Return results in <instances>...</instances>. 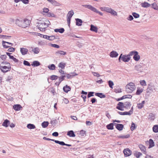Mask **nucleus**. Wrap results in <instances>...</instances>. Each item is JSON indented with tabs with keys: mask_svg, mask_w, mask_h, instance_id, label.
<instances>
[{
	"mask_svg": "<svg viewBox=\"0 0 158 158\" xmlns=\"http://www.w3.org/2000/svg\"><path fill=\"white\" fill-rule=\"evenodd\" d=\"M50 24V21L48 19L43 18L38 23L37 27L41 31H44Z\"/></svg>",
	"mask_w": 158,
	"mask_h": 158,
	"instance_id": "nucleus-1",
	"label": "nucleus"
},
{
	"mask_svg": "<svg viewBox=\"0 0 158 158\" xmlns=\"http://www.w3.org/2000/svg\"><path fill=\"white\" fill-rule=\"evenodd\" d=\"M15 23L20 27L26 28L30 25L29 21L26 19L24 20L17 19L15 20Z\"/></svg>",
	"mask_w": 158,
	"mask_h": 158,
	"instance_id": "nucleus-2",
	"label": "nucleus"
},
{
	"mask_svg": "<svg viewBox=\"0 0 158 158\" xmlns=\"http://www.w3.org/2000/svg\"><path fill=\"white\" fill-rule=\"evenodd\" d=\"M126 88L127 92L131 93L135 89L136 87L134 83L130 82L126 85Z\"/></svg>",
	"mask_w": 158,
	"mask_h": 158,
	"instance_id": "nucleus-3",
	"label": "nucleus"
},
{
	"mask_svg": "<svg viewBox=\"0 0 158 158\" xmlns=\"http://www.w3.org/2000/svg\"><path fill=\"white\" fill-rule=\"evenodd\" d=\"M82 6L87 8L97 13H98L101 16L103 15L102 13L98 11L96 8L90 5H82Z\"/></svg>",
	"mask_w": 158,
	"mask_h": 158,
	"instance_id": "nucleus-4",
	"label": "nucleus"
},
{
	"mask_svg": "<svg viewBox=\"0 0 158 158\" xmlns=\"http://www.w3.org/2000/svg\"><path fill=\"white\" fill-rule=\"evenodd\" d=\"M131 58V57L128 55H123L122 54H121L119 56L118 60L120 62L121 59L124 62H128L130 60Z\"/></svg>",
	"mask_w": 158,
	"mask_h": 158,
	"instance_id": "nucleus-5",
	"label": "nucleus"
},
{
	"mask_svg": "<svg viewBox=\"0 0 158 158\" xmlns=\"http://www.w3.org/2000/svg\"><path fill=\"white\" fill-rule=\"evenodd\" d=\"M74 14L73 10H71L69 11L67 15V19L68 25L69 27L70 26V21L71 18Z\"/></svg>",
	"mask_w": 158,
	"mask_h": 158,
	"instance_id": "nucleus-6",
	"label": "nucleus"
},
{
	"mask_svg": "<svg viewBox=\"0 0 158 158\" xmlns=\"http://www.w3.org/2000/svg\"><path fill=\"white\" fill-rule=\"evenodd\" d=\"M11 69L10 66H1L0 69L4 73H6L10 71Z\"/></svg>",
	"mask_w": 158,
	"mask_h": 158,
	"instance_id": "nucleus-7",
	"label": "nucleus"
},
{
	"mask_svg": "<svg viewBox=\"0 0 158 158\" xmlns=\"http://www.w3.org/2000/svg\"><path fill=\"white\" fill-rule=\"evenodd\" d=\"M106 11L114 16L117 15V13L116 11L111 8L108 7H106Z\"/></svg>",
	"mask_w": 158,
	"mask_h": 158,
	"instance_id": "nucleus-8",
	"label": "nucleus"
},
{
	"mask_svg": "<svg viewBox=\"0 0 158 158\" xmlns=\"http://www.w3.org/2000/svg\"><path fill=\"white\" fill-rule=\"evenodd\" d=\"M2 45L3 48H6L11 46L12 45V44L11 43L2 41Z\"/></svg>",
	"mask_w": 158,
	"mask_h": 158,
	"instance_id": "nucleus-9",
	"label": "nucleus"
},
{
	"mask_svg": "<svg viewBox=\"0 0 158 158\" xmlns=\"http://www.w3.org/2000/svg\"><path fill=\"white\" fill-rule=\"evenodd\" d=\"M116 108L120 110H123L124 108V103L121 102H119L117 104Z\"/></svg>",
	"mask_w": 158,
	"mask_h": 158,
	"instance_id": "nucleus-10",
	"label": "nucleus"
},
{
	"mask_svg": "<svg viewBox=\"0 0 158 158\" xmlns=\"http://www.w3.org/2000/svg\"><path fill=\"white\" fill-rule=\"evenodd\" d=\"M123 152L125 157L128 156L131 154V152L129 148L124 149Z\"/></svg>",
	"mask_w": 158,
	"mask_h": 158,
	"instance_id": "nucleus-11",
	"label": "nucleus"
},
{
	"mask_svg": "<svg viewBox=\"0 0 158 158\" xmlns=\"http://www.w3.org/2000/svg\"><path fill=\"white\" fill-rule=\"evenodd\" d=\"M20 51L22 55H24L27 54L28 50L24 48H20Z\"/></svg>",
	"mask_w": 158,
	"mask_h": 158,
	"instance_id": "nucleus-12",
	"label": "nucleus"
},
{
	"mask_svg": "<svg viewBox=\"0 0 158 158\" xmlns=\"http://www.w3.org/2000/svg\"><path fill=\"white\" fill-rule=\"evenodd\" d=\"M118 55V53L116 52L113 51L110 52V57L113 58L117 57Z\"/></svg>",
	"mask_w": 158,
	"mask_h": 158,
	"instance_id": "nucleus-13",
	"label": "nucleus"
},
{
	"mask_svg": "<svg viewBox=\"0 0 158 158\" xmlns=\"http://www.w3.org/2000/svg\"><path fill=\"white\" fill-rule=\"evenodd\" d=\"M43 37L50 40H53L55 38L54 36H48L46 35H44Z\"/></svg>",
	"mask_w": 158,
	"mask_h": 158,
	"instance_id": "nucleus-14",
	"label": "nucleus"
},
{
	"mask_svg": "<svg viewBox=\"0 0 158 158\" xmlns=\"http://www.w3.org/2000/svg\"><path fill=\"white\" fill-rule=\"evenodd\" d=\"M6 54L7 55H8L9 57V58L10 59H12L15 62H18L19 60L16 59V58L14 57L13 56L10 55V53L9 52H6Z\"/></svg>",
	"mask_w": 158,
	"mask_h": 158,
	"instance_id": "nucleus-15",
	"label": "nucleus"
},
{
	"mask_svg": "<svg viewBox=\"0 0 158 158\" xmlns=\"http://www.w3.org/2000/svg\"><path fill=\"white\" fill-rule=\"evenodd\" d=\"M10 124V122L7 119H6L2 124V125L5 127H7Z\"/></svg>",
	"mask_w": 158,
	"mask_h": 158,
	"instance_id": "nucleus-16",
	"label": "nucleus"
},
{
	"mask_svg": "<svg viewBox=\"0 0 158 158\" xmlns=\"http://www.w3.org/2000/svg\"><path fill=\"white\" fill-rule=\"evenodd\" d=\"M116 128L119 131H122L123 128V125L122 124H118L116 125Z\"/></svg>",
	"mask_w": 158,
	"mask_h": 158,
	"instance_id": "nucleus-17",
	"label": "nucleus"
},
{
	"mask_svg": "<svg viewBox=\"0 0 158 158\" xmlns=\"http://www.w3.org/2000/svg\"><path fill=\"white\" fill-rule=\"evenodd\" d=\"M76 25L78 26H80L82 25V21L81 19H76Z\"/></svg>",
	"mask_w": 158,
	"mask_h": 158,
	"instance_id": "nucleus-18",
	"label": "nucleus"
},
{
	"mask_svg": "<svg viewBox=\"0 0 158 158\" xmlns=\"http://www.w3.org/2000/svg\"><path fill=\"white\" fill-rule=\"evenodd\" d=\"M145 102V101H143L141 103L137 104V106L138 108L141 109L143 106Z\"/></svg>",
	"mask_w": 158,
	"mask_h": 158,
	"instance_id": "nucleus-19",
	"label": "nucleus"
},
{
	"mask_svg": "<svg viewBox=\"0 0 158 158\" xmlns=\"http://www.w3.org/2000/svg\"><path fill=\"white\" fill-rule=\"evenodd\" d=\"M13 108L14 109L17 111L20 110V109L21 108H22V107L19 104H17L13 106Z\"/></svg>",
	"mask_w": 158,
	"mask_h": 158,
	"instance_id": "nucleus-20",
	"label": "nucleus"
},
{
	"mask_svg": "<svg viewBox=\"0 0 158 158\" xmlns=\"http://www.w3.org/2000/svg\"><path fill=\"white\" fill-rule=\"evenodd\" d=\"M139 147L141 151L143 152V153L146 154V149L145 147L143 145L140 144L139 145Z\"/></svg>",
	"mask_w": 158,
	"mask_h": 158,
	"instance_id": "nucleus-21",
	"label": "nucleus"
},
{
	"mask_svg": "<svg viewBox=\"0 0 158 158\" xmlns=\"http://www.w3.org/2000/svg\"><path fill=\"white\" fill-rule=\"evenodd\" d=\"M56 54L58 56L64 55L66 54V52L62 51H59L56 52Z\"/></svg>",
	"mask_w": 158,
	"mask_h": 158,
	"instance_id": "nucleus-22",
	"label": "nucleus"
},
{
	"mask_svg": "<svg viewBox=\"0 0 158 158\" xmlns=\"http://www.w3.org/2000/svg\"><path fill=\"white\" fill-rule=\"evenodd\" d=\"M67 135L70 137H74L75 135L73 131L71 130L68 132Z\"/></svg>",
	"mask_w": 158,
	"mask_h": 158,
	"instance_id": "nucleus-23",
	"label": "nucleus"
},
{
	"mask_svg": "<svg viewBox=\"0 0 158 158\" xmlns=\"http://www.w3.org/2000/svg\"><path fill=\"white\" fill-rule=\"evenodd\" d=\"M90 30L92 31L97 32L98 31V28L96 26L93 25H91Z\"/></svg>",
	"mask_w": 158,
	"mask_h": 158,
	"instance_id": "nucleus-24",
	"label": "nucleus"
},
{
	"mask_svg": "<svg viewBox=\"0 0 158 158\" xmlns=\"http://www.w3.org/2000/svg\"><path fill=\"white\" fill-rule=\"evenodd\" d=\"M133 58L135 61H138L139 60L140 58V56L138 54V52L137 54L136 53L134 56Z\"/></svg>",
	"mask_w": 158,
	"mask_h": 158,
	"instance_id": "nucleus-25",
	"label": "nucleus"
},
{
	"mask_svg": "<svg viewBox=\"0 0 158 158\" xmlns=\"http://www.w3.org/2000/svg\"><path fill=\"white\" fill-rule=\"evenodd\" d=\"M155 115L152 113H150L148 118L149 120H153L155 118Z\"/></svg>",
	"mask_w": 158,
	"mask_h": 158,
	"instance_id": "nucleus-26",
	"label": "nucleus"
},
{
	"mask_svg": "<svg viewBox=\"0 0 158 158\" xmlns=\"http://www.w3.org/2000/svg\"><path fill=\"white\" fill-rule=\"evenodd\" d=\"M32 51L35 54H37L39 53L40 51V49L38 47H36L33 49Z\"/></svg>",
	"mask_w": 158,
	"mask_h": 158,
	"instance_id": "nucleus-27",
	"label": "nucleus"
},
{
	"mask_svg": "<svg viewBox=\"0 0 158 158\" xmlns=\"http://www.w3.org/2000/svg\"><path fill=\"white\" fill-rule=\"evenodd\" d=\"M63 89L65 92L67 93L68 91L70 90L71 88L69 86L66 85L64 87Z\"/></svg>",
	"mask_w": 158,
	"mask_h": 158,
	"instance_id": "nucleus-28",
	"label": "nucleus"
},
{
	"mask_svg": "<svg viewBox=\"0 0 158 158\" xmlns=\"http://www.w3.org/2000/svg\"><path fill=\"white\" fill-rule=\"evenodd\" d=\"M95 95L101 98H104L106 97V96L103 94L102 93H97L95 94Z\"/></svg>",
	"mask_w": 158,
	"mask_h": 158,
	"instance_id": "nucleus-29",
	"label": "nucleus"
},
{
	"mask_svg": "<svg viewBox=\"0 0 158 158\" xmlns=\"http://www.w3.org/2000/svg\"><path fill=\"white\" fill-rule=\"evenodd\" d=\"M124 108L128 109L130 108V106L131 105L130 103L129 102H126L124 103Z\"/></svg>",
	"mask_w": 158,
	"mask_h": 158,
	"instance_id": "nucleus-30",
	"label": "nucleus"
},
{
	"mask_svg": "<svg viewBox=\"0 0 158 158\" xmlns=\"http://www.w3.org/2000/svg\"><path fill=\"white\" fill-rule=\"evenodd\" d=\"M66 65V63L61 62L58 65V67L60 68L61 69H64Z\"/></svg>",
	"mask_w": 158,
	"mask_h": 158,
	"instance_id": "nucleus-31",
	"label": "nucleus"
},
{
	"mask_svg": "<svg viewBox=\"0 0 158 158\" xmlns=\"http://www.w3.org/2000/svg\"><path fill=\"white\" fill-rule=\"evenodd\" d=\"M141 6L144 8H147L150 6V5L148 2H144L141 4Z\"/></svg>",
	"mask_w": 158,
	"mask_h": 158,
	"instance_id": "nucleus-32",
	"label": "nucleus"
},
{
	"mask_svg": "<svg viewBox=\"0 0 158 158\" xmlns=\"http://www.w3.org/2000/svg\"><path fill=\"white\" fill-rule=\"evenodd\" d=\"M31 65L34 67L38 66L40 65V63L38 61H34L33 62V63L31 64Z\"/></svg>",
	"mask_w": 158,
	"mask_h": 158,
	"instance_id": "nucleus-33",
	"label": "nucleus"
},
{
	"mask_svg": "<svg viewBox=\"0 0 158 158\" xmlns=\"http://www.w3.org/2000/svg\"><path fill=\"white\" fill-rule=\"evenodd\" d=\"M54 31L56 32H59L61 33H62L64 31V30L63 28L60 29H56L54 30Z\"/></svg>",
	"mask_w": 158,
	"mask_h": 158,
	"instance_id": "nucleus-34",
	"label": "nucleus"
},
{
	"mask_svg": "<svg viewBox=\"0 0 158 158\" xmlns=\"http://www.w3.org/2000/svg\"><path fill=\"white\" fill-rule=\"evenodd\" d=\"M149 148L152 147L154 146V142L152 139H149Z\"/></svg>",
	"mask_w": 158,
	"mask_h": 158,
	"instance_id": "nucleus-35",
	"label": "nucleus"
},
{
	"mask_svg": "<svg viewBox=\"0 0 158 158\" xmlns=\"http://www.w3.org/2000/svg\"><path fill=\"white\" fill-rule=\"evenodd\" d=\"M118 113L120 115H130V113L129 112H120L118 111Z\"/></svg>",
	"mask_w": 158,
	"mask_h": 158,
	"instance_id": "nucleus-36",
	"label": "nucleus"
},
{
	"mask_svg": "<svg viewBox=\"0 0 158 158\" xmlns=\"http://www.w3.org/2000/svg\"><path fill=\"white\" fill-rule=\"evenodd\" d=\"M47 1L53 5H57L58 3L55 0H47Z\"/></svg>",
	"mask_w": 158,
	"mask_h": 158,
	"instance_id": "nucleus-37",
	"label": "nucleus"
},
{
	"mask_svg": "<svg viewBox=\"0 0 158 158\" xmlns=\"http://www.w3.org/2000/svg\"><path fill=\"white\" fill-rule=\"evenodd\" d=\"M47 1L53 5H57L58 3L55 0H47Z\"/></svg>",
	"mask_w": 158,
	"mask_h": 158,
	"instance_id": "nucleus-38",
	"label": "nucleus"
},
{
	"mask_svg": "<svg viewBox=\"0 0 158 158\" xmlns=\"http://www.w3.org/2000/svg\"><path fill=\"white\" fill-rule=\"evenodd\" d=\"M11 38L10 36H7L5 35H0V38H3L4 39H10Z\"/></svg>",
	"mask_w": 158,
	"mask_h": 158,
	"instance_id": "nucleus-39",
	"label": "nucleus"
},
{
	"mask_svg": "<svg viewBox=\"0 0 158 158\" xmlns=\"http://www.w3.org/2000/svg\"><path fill=\"white\" fill-rule=\"evenodd\" d=\"M27 127L30 129H34L35 128V127L34 124L30 123L27 124Z\"/></svg>",
	"mask_w": 158,
	"mask_h": 158,
	"instance_id": "nucleus-40",
	"label": "nucleus"
},
{
	"mask_svg": "<svg viewBox=\"0 0 158 158\" xmlns=\"http://www.w3.org/2000/svg\"><path fill=\"white\" fill-rule=\"evenodd\" d=\"M106 127L108 129L113 130L114 129L113 123H110L106 126Z\"/></svg>",
	"mask_w": 158,
	"mask_h": 158,
	"instance_id": "nucleus-41",
	"label": "nucleus"
},
{
	"mask_svg": "<svg viewBox=\"0 0 158 158\" xmlns=\"http://www.w3.org/2000/svg\"><path fill=\"white\" fill-rule=\"evenodd\" d=\"M130 137V135L129 134L126 135H120L118 136V137L119 138L123 139H126L129 138Z\"/></svg>",
	"mask_w": 158,
	"mask_h": 158,
	"instance_id": "nucleus-42",
	"label": "nucleus"
},
{
	"mask_svg": "<svg viewBox=\"0 0 158 158\" xmlns=\"http://www.w3.org/2000/svg\"><path fill=\"white\" fill-rule=\"evenodd\" d=\"M152 129L153 131L155 133L158 132V125H154L153 128Z\"/></svg>",
	"mask_w": 158,
	"mask_h": 158,
	"instance_id": "nucleus-43",
	"label": "nucleus"
},
{
	"mask_svg": "<svg viewBox=\"0 0 158 158\" xmlns=\"http://www.w3.org/2000/svg\"><path fill=\"white\" fill-rule=\"evenodd\" d=\"M135 68V69L138 71H141L142 70L141 66L140 65H136Z\"/></svg>",
	"mask_w": 158,
	"mask_h": 158,
	"instance_id": "nucleus-44",
	"label": "nucleus"
},
{
	"mask_svg": "<svg viewBox=\"0 0 158 158\" xmlns=\"http://www.w3.org/2000/svg\"><path fill=\"white\" fill-rule=\"evenodd\" d=\"M143 89L138 88L136 92V94L138 95H140L143 92Z\"/></svg>",
	"mask_w": 158,
	"mask_h": 158,
	"instance_id": "nucleus-45",
	"label": "nucleus"
},
{
	"mask_svg": "<svg viewBox=\"0 0 158 158\" xmlns=\"http://www.w3.org/2000/svg\"><path fill=\"white\" fill-rule=\"evenodd\" d=\"M48 68L51 70H53L55 69L56 67L54 64H52L48 65Z\"/></svg>",
	"mask_w": 158,
	"mask_h": 158,
	"instance_id": "nucleus-46",
	"label": "nucleus"
},
{
	"mask_svg": "<svg viewBox=\"0 0 158 158\" xmlns=\"http://www.w3.org/2000/svg\"><path fill=\"white\" fill-rule=\"evenodd\" d=\"M49 123L48 122H44L42 123V126L43 128L46 127L48 125Z\"/></svg>",
	"mask_w": 158,
	"mask_h": 158,
	"instance_id": "nucleus-47",
	"label": "nucleus"
},
{
	"mask_svg": "<svg viewBox=\"0 0 158 158\" xmlns=\"http://www.w3.org/2000/svg\"><path fill=\"white\" fill-rule=\"evenodd\" d=\"M79 136L80 137L84 136L85 134V131L83 130H81L79 132Z\"/></svg>",
	"mask_w": 158,
	"mask_h": 158,
	"instance_id": "nucleus-48",
	"label": "nucleus"
},
{
	"mask_svg": "<svg viewBox=\"0 0 158 158\" xmlns=\"http://www.w3.org/2000/svg\"><path fill=\"white\" fill-rule=\"evenodd\" d=\"M142 155V154L141 152H136L134 154L135 156L137 158H139Z\"/></svg>",
	"mask_w": 158,
	"mask_h": 158,
	"instance_id": "nucleus-49",
	"label": "nucleus"
},
{
	"mask_svg": "<svg viewBox=\"0 0 158 158\" xmlns=\"http://www.w3.org/2000/svg\"><path fill=\"white\" fill-rule=\"evenodd\" d=\"M54 142L60 144L61 145H65V143L63 141H60L58 140H54Z\"/></svg>",
	"mask_w": 158,
	"mask_h": 158,
	"instance_id": "nucleus-50",
	"label": "nucleus"
},
{
	"mask_svg": "<svg viewBox=\"0 0 158 158\" xmlns=\"http://www.w3.org/2000/svg\"><path fill=\"white\" fill-rule=\"evenodd\" d=\"M12 79V76H8L6 78V81L9 83L11 82V81Z\"/></svg>",
	"mask_w": 158,
	"mask_h": 158,
	"instance_id": "nucleus-51",
	"label": "nucleus"
},
{
	"mask_svg": "<svg viewBox=\"0 0 158 158\" xmlns=\"http://www.w3.org/2000/svg\"><path fill=\"white\" fill-rule=\"evenodd\" d=\"M47 16L48 17H53L54 18L56 17V16L52 13H51V12H48L47 14Z\"/></svg>",
	"mask_w": 158,
	"mask_h": 158,
	"instance_id": "nucleus-52",
	"label": "nucleus"
},
{
	"mask_svg": "<svg viewBox=\"0 0 158 158\" xmlns=\"http://www.w3.org/2000/svg\"><path fill=\"white\" fill-rule=\"evenodd\" d=\"M108 85L109 87L112 89H113V86L114 85L113 82L110 80L108 81Z\"/></svg>",
	"mask_w": 158,
	"mask_h": 158,
	"instance_id": "nucleus-53",
	"label": "nucleus"
},
{
	"mask_svg": "<svg viewBox=\"0 0 158 158\" xmlns=\"http://www.w3.org/2000/svg\"><path fill=\"white\" fill-rule=\"evenodd\" d=\"M138 52L136 51H131V52H129V53L128 55H129V56H132L133 55H134V56L135 55V54H136V53L137 54V53Z\"/></svg>",
	"mask_w": 158,
	"mask_h": 158,
	"instance_id": "nucleus-54",
	"label": "nucleus"
},
{
	"mask_svg": "<svg viewBox=\"0 0 158 158\" xmlns=\"http://www.w3.org/2000/svg\"><path fill=\"white\" fill-rule=\"evenodd\" d=\"M132 15L135 18H138L139 17V15L135 12L132 13Z\"/></svg>",
	"mask_w": 158,
	"mask_h": 158,
	"instance_id": "nucleus-55",
	"label": "nucleus"
},
{
	"mask_svg": "<svg viewBox=\"0 0 158 158\" xmlns=\"http://www.w3.org/2000/svg\"><path fill=\"white\" fill-rule=\"evenodd\" d=\"M140 84L142 86H146V83L145 81L144 80H141L140 81Z\"/></svg>",
	"mask_w": 158,
	"mask_h": 158,
	"instance_id": "nucleus-56",
	"label": "nucleus"
},
{
	"mask_svg": "<svg viewBox=\"0 0 158 158\" xmlns=\"http://www.w3.org/2000/svg\"><path fill=\"white\" fill-rule=\"evenodd\" d=\"M152 7L155 10H158V6L156 3H154L152 4Z\"/></svg>",
	"mask_w": 158,
	"mask_h": 158,
	"instance_id": "nucleus-57",
	"label": "nucleus"
},
{
	"mask_svg": "<svg viewBox=\"0 0 158 158\" xmlns=\"http://www.w3.org/2000/svg\"><path fill=\"white\" fill-rule=\"evenodd\" d=\"M114 92L116 93H119L122 92L121 89L120 88H115L114 89Z\"/></svg>",
	"mask_w": 158,
	"mask_h": 158,
	"instance_id": "nucleus-58",
	"label": "nucleus"
},
{
	"mask_svg": "<svg viewBox=\"0 0 158 158\" xmlns=\"http://www.w3.org/2000/svg\"><path fill=\"white\" fill-rule=\"evenodd\" d=\"M94 92H89L88 93V96H87V97L88 98H89L91 96H94V95L93 94H94Z\"/></svg>",
	"mask_w": 158,
	"mask_h": 158,
	"instance_id": "nucleus-59",
	"label": "nucleus"
},
{
	"mask_svg": "<svg viewBox=\"0 0 158 158\" xmlns=\"http://www.w3.org/2000/svg\"><path fill=\"white\" fill-rule=\"evenodd\" d=\"M65 77V76H62L59 77V82H61L64 79V77Z\"/></svg>",
	"mask_w": 158,
	"mask_h": 158,
	"instance_id": "nucleus-60",
	"label": "nucleus"
},
{
	"mask_svg": "<svg viewBox=\"0 0 158 158\" xmlns=\"http://www.w3.org/2000/svg\"><path fill=\"white\" fill-rule=\"evenodd\" d=\"M135 128V124L132 123L131 124V131H133L134 130Z\"/></svg>",
	"mask_w": 158,
	"mask_h": 158,
	"instance_id": "nucleus-61",
	"label": "nucleus"
},
{
	"mask_svg": "<svg viewBox=\"0 0 158 158\" xmlns=\"http://www.w3.org/2000/svg\"><path fill=\"white\" fill-rule=\"evenodd\" d=\"M58 77L56 75H52L51 77V79L52 80H56L57 78Z\"/></svg>",
	"mask_w": 158,
	"mask_h": 158,
	"instance_id": "nucleus-62",
	"label": "nucleus"
},
{
	"mask_svg": "<svg viewBox=\"0 0 158 158\" xmlns=\"http://www.w3.org/2000/svg\"><path fill=\"white\" fill-rule=\"evenodd\" d=\"M23 64L25 65H27L29 66H30L31 65L30 63L28 61H27L26 60L24 61Z\"/></svg>",
	"mask_w": 158,
	"mask_h": 158,
	"instance_id": "nucleus-63",
	"label": "nucleus"
},
{
	"mask_svg": "<svg viewBox=\"0 0 158 158\" xmlns=\"http://www.w3.org/2000/svg\"><path fill=\"white\" fill-rule=\"evenodd\" d=\"M133 18L131 15H129L127 17V19L129 21H131L133 19Z\"/></svg>",
	"mask_w": 158,
	"mask_h": 158,
	"instance_id": "nucleus-64",
	"label": "nucleus"
}]
</instances>
